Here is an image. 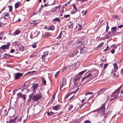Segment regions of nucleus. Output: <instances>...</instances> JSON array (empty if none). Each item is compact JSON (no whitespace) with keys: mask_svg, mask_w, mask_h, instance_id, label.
Returning <instances> with one entry per match:
<instances>
[{"mask_svg":"<svg viewBox=\"0 0 123 123\" xmlns=\"http://www.w3.org/2000/svg\"><path fill=\"white\" fill-rule=\"evenodd\" d=\"M96 75V72L94 70L89 71V73L86 76L83 77L82 80V81H84L86 82H88L94 77Z\"/></svg>","mask_w":123,"mask_h":123,"instance_id":"f257e3e1","label":"nucleus"},{"mask_svg":"<svg viewBox=\"0 0 123 123\" xmlns=\"http://www.w3.org/2000/svg\"><path fill=\"white\" fill-rule=\"evenodd\" d=\"M105 104H103L100 107V108L99 109L94 110L93 111L97 112L98 113V114L100 113H101L102 115L104 116V117L105 119L106 117L108 114V113H107L106 114L105 112Z\"/></svg>","mask_w":123,"mask_h":123,"instance_id":"f03ea898","label":"nucleus"},{"mask_svg":"<svg viewBox=\"0 0 123 123\" xmlns=\"http://www.w3.org/2000/svg\"><path fill=\"white\" fill-rule=\"evenodd\" d=\"M122 86H121L113 93L112 95L111 96L112 99H113L117 98V97H119L120 96V94H119L120 93L119 91L120 90L121 88H122V89L121 91V94H123V88H122Z\"/></svg>","mask_w":123,"mask_h":123,"instance_id":"7ed1b4c3","label":"nucleus"},{"mask_svg":"<svg viewBox=\"0 0 123 123\" xmlns=\"http://www.w3.org/2000/svg\"><path fill=\"white\" fill-rule=\"evenodd\" d=\"M39 53L40 55L42 56V58H44L48 55L49 52L46 49L44 48L41 49Z\"/></svg>","mask_w":123,"mask_h":123,"instance_id":"20e7f679","label":"nucleus"},{"mask_svg":"<svg viewBox=\"0 0 123 123\" xmlns=\"http://www.w3.org/2000/svg\"><path fill=\"white\" fill-rule=\"evenodd\" d=\"M42 98V95L41 93H39L34 95L32 97V99L33 100L36 101Z\"/></svg>","mask_w":123,"mask_h":123,"instance_id":"39448f33","label":"nucleus"},{"mask_svg":"<svg viewBox=\"0 0 123 123\" xmlns=\"http://www.w3.org/2000/svg\"><path fill=\"white\" fill-rule=\"evenodd\" d=\"M66 84V78L63 77L62 79V84L61 85L60 87V90H61L62 88V87L65 86Z\"/></svg>","mask_w":123,"mask_h":123,"instance_id":"423d86ee","label":"nucleus"},{"mask_svg":"<svg viewBox=\"0 0 123 123\" xmlns=\"http://www.w3.org/2000/svg\"><path fill=\"white\" fill-rule=\"evenodd\" d=\"M87 38L86 37H83L80 39L81 41H80L79 40V41L80 43H83L84 44H86L87 42Z\"/></svg>","mask_w":123,"mask_h":123,"instance_id":"0eeeda50","label":"nucleus"},{"mask_svg":"<svg viewBox=\"0 0 123 123\" xmlns=\"http://www.w3.org/2000/svg\"><path fill=\"white\" fill-rule=\"evenodd\" d=\"M17 120H16V123H24L25 120L23 118V117H20L19 118H18Z\"/></svg>","mask_w":123,"mask_h":123,"instance_id":"6e6552de","label":"nucleus"},{"mask_svg":"<svg viewBox=\"0 0 123 123\" xmlns=\"http://www.w3.org/2000/svg\"><path fill=\"white\" fill-rule=\"evenodd\" d=\"M23 74V73H17L15 74L14 75L15 79H18Z\"/></svg>","mask_w":123,"mask_h":123,"instance_id":"1a4fd4ad","label":"nucleus"},{"mask_svg":"<svg viewBox=\"0 0 123 123\" xmlns=\"http://www.w3.org/2000/svg\"><path fill=\"white\" fill-rule=\"evenodd\" d=\"M17 119V117H16L13 119H10L8 123H16V120Z\"/></svg>","mask_w":123,"mask_h":123,"instance_id":"9d476101","label":"nucleus"},{"mask_svg":"<svg viewBox=\"0 0 123 123\" xmlns=\"http://www.w3.org/2000/svg\"><path fill=\"white\" fill-rule=\"evenodd\" d=\"M106 90V88H104L101 89V90L98 91L97 92V95L98 96L103 93V94H104V92H105Z\"/></svg>","mask_w":123,"mask_h":123,"instance_id":"9b49d317","label":"nucleus"},{"mask_svg":"<svg viewBox=\"0 0 123 123\" xmlns=\"http://www.w3.org/2000/svg\"><path fill=\"white\" fill-rule=\"evenodd\" d=\"M6 111V110L4 109H2L1 110L0 114L1 117H4L5 116Z\"/></svg>","mask_w":123,"mask_h":123,"instance_id":"f8f14e48","label":"nucleus"},{"mask_svg":"<svg viewBox=\"0 0 123 123\" xmlns=\"http://www.w3.org/2000/svg\"><path fill=\"white\" fill-rule=\"evenodd\" d=\"M81 77L80 76H79L77 75L74 77L73 78V82L74 84L76 83V81L79 80Z\"/></svg>","mask_w":123,"mask_h":123,"instance_id":"ddd939ff","label":"nucleus"},{"mask_svg":"<svg viewBox=\"0 0 123 123\" xmlns=\"http://www.w3.org/2000/svg\"><path fill=\"white\" fill-rule=\"evenodd\" d=\"M117 27L116 26H115L114 27H113L111 28V31L112 33L114 34H115L118 32L116 31L117 30H118V29H117Z\"/></svg>","mask_w":123,"mask_h":123,"instance_id":"4468645a","label":"nucleus"},{"mask_svg":"<svg viewBox=\"0 0 123 123\" xmlns=\"http://www.w3.org/2000/svg\"><path fill=\"white\" fill-rule=\"evenodd\" d=\"M39 85L37 84H34L32 85L31 88L33 91L37 89L38 88V87Z\"/></svg>","mask_w":123,"mask_h":123,"instance_id":"2eb2a0df","label":"nucleus"},{"mask_svg":"<svg viewBox=\"0 0 123 123\" xmlns=\"http://www.w3.org/2000/svg\"><path fill=\"white\" fill-rule=\"evenodd\" d=\"M86 47H85V46H83L80 49V54L84 53L86 51Z\"/></svg>","mask_w":123,"mask_h":123,"instance_id":"dca6fc26","label":"nucleus"},{"mask_svg":"<svg viewBox=\"0 0 123 123\" xmlns=\"http://www.w3.org/2000/svg\"><path fill=\"white\" fill-rule=\"evenodd\" d=\"M113 66L114 67V70L113 71L116 72L118 68L117 65V63H115L113 64Z\"/></svg>","mask_w":123,"mask_h":123,"instance_id":"f3484780","label":"nucleus"},{"mask_svg":"<svg viewBox=\"0 0 123 123\" xmlns=\"http://www.w3.org/2000/svg\"><path fill=\"white\" fill-rule=\"evenodd\" d=\"M3 18L4 19H7L10 18L9 15L7 13L5 14L4 15Z\"/></svg>","mask_w":123,"mask_h":123,"instance_id":"a211bd4d","label":"nucleus"},{"mask_svg":"<svg viewBox=\"0 0 123 123\" xmlns=\"http://www.w3.org/2000/svg\"><path fill=\"white\" fill-rule=\"evenodd\" d=\"M53 110H57L60 109V106L59 105H57L53 107Z\"/></svg>","mask_w":123,"mask_h":123,"instance_id":"6ab92c4d","label":"nucleus"},{"mask_svg":"<svg viewBox=\"0 0 123 123\" xmlns=\"http://www.w3.org/2000/svg\"><path fill=\"white\" fill-rule=\"evenodd\" d=\"M78 52V51L77 50L76 51H75L74 54H71L69 55V56L71 57H74L76 54H77Z\"/></svg>","mask_w":123,"mask_h":123,"instance_id":"aec40b11","label":"nucleus"},{"mask_svg":"<svg viewBox=\"0 0 123 123\" xmlns=\"http://www.w3.org/2000/svg\"><path fill=\"white\" fill-rule=\"evenodd\" d=\"M73 94L72 92H71L70 93H68V94H67L65 96V97H64V99H66L67 100L68 97L70 96L71 94Z\"/></svg>","mask_w":123,"mask_h":123,"instance_id":"412c9836","label":"nucleus"},{"mask_svg":"<svg viewBox=\"0 0 123 123\" xmlns=\"http://www.w3.org/2000/svg\"><path fill=\"white\" fill-rule=\"evenodd\" d=\"M35 71H31V72H29L25 74V76H26L27 75L29 74H31L33 73H35Z\"/></svg>","mask_w":123,"mask_h":123,"instance_id":"4be33fe9","label":"nucleus"},{"mask_svg":"<svg viewBox=\"0 0 123 123\" xmlns=\"http://www.w3.org/2000/svg\"><path fill=\"white\" fill-rule=\"evenodd\" d=\"M42 81L43 83L44 84V85H46V81L45 79L44 78H43L42 79Z\"/></svg>","mask_w":123,"mask_h":123,"instance_id":"5701e85b","label":"nucleus"},{"mask_svg":"<svg viewBox=\"0 0 123 123\" xmlns=\"http://www.w3.org/2000/svg\"><path fill=\"white\" fill-rule=\"evenodd\" d=\"M7 49V48L6 47V45H4L2 46L0 48V49L2 50H5Z\"/></svg>","mask_w":123,"mask_h":123,"instance_id":"b1692460","label":"nucleus"},{"mask_svg":"<svg viewBox=\"0 0 123 123\" xmlns=\"http://www.w3.org/2000/svg\"><path fill=\"white\" fill-rule=\"evenodd\" d=\"M26 95H25V94H23L22 93L20 97L21 98H23L24 100H25L26 99Z\"/></svg>","mask_w":123,"mask_h":123,"instance_id":"393cba45","label":"nucleus"},{"mask_svg":"<svg viewBox=\"0 0 123 123\" xmlns=\"http://www.w3.org/2000/svg\"><path fill=\"white\" fill-rule=\"evenodd\" d=\"M73 105H68V110L69 111H70L71 109L73 108Z\"/></svg>","mask_w":123,"mask_h":123,"instance_id":"a878e982","label":"nucleus"},{"mask_svg":"<svg viewBox=\"0 0 123 123\" xmlns=\"http://www.w3.org/2000/svg\"><path fill=\"white\" fill-rule=\"evenodd\" d=\"M104 44V43L103 42L101 43L97 47V48H98V49L99 48H101L102 46Z\"/></svg>","mask_w":123,"mask_h":123,"instance_id":"bb28decb","label":"nucleus"},{"mask_svg":"<svg viewBox=\"0 0 123 123\" xmlns=\"http://www.w3.org/2000/svg\"><path fill=\"white\" fill-rule=\"evenodd\" d=\"M20 3L19 2H18L16 3L15 5V8H17L19 6Z\"/></svg>","mask_w":123,"mask_h":123,"instance_id":"cd10ccee","label":"nucleus"},{"mask_svg":"<svg viewBox=\"0 0 123 123\" xmlns=\"http://www.w3.org/2000/svg\"><path fill=\"white\" fill-rule=\"evenodd\" d=\"M53 21H58V22H59L60 21V20L59 18H55V19H53Z\"/></svg>","mask_w":123,"mask_h":123,"instance_id":"c85d7f7f","label":"nucleus"},{"mask_svg":"<svg viewBox=\"0 0 123 123\" xmlns=\"http://www.w3.org/2000/svg\"><path fill=\"white\" fill-rule=\"evenodd\" d=\"M20 32L19 30H17L14 32V35H18Z\"/></svg>","mask_w":123,"mask_h":123,"instance_id":"c756f323","label":"nucleus"},{"mask_svg":"<svg viewBox=\"0 0 123 123\" xmlns=\"http://www.w3.org/2000/svg\"><path fill=\"white\" fill-rule=\"evenodd\" d=\"M62 34V31H61V32L60 33L59 35L58 36V37H57L56 38L57 39H61V35Z\"/></svg>","mask_w":123,"mask_h":123,"instance_id":"7c9ffc66","label":"nucleus"},{"mask_svg":"<svg viewBox=\"0 0 123 123\" xmlns=\"http://www.w3.org/2000/svg\"><path fill=\"white\" fill-rule=\"evenodd\" d=\"M25 49V47L23 46H21L19 48V49L21 51H22Z\"/></svg>","mask_w":123,"mask_h":123,"instance_id":"2f4dec72","label":"nucleus"},{"mask_svg":"<svg viewBox=\"0 0 123 123\" xmlns=\"http://www.w3.org/2000/svg\"><path fill=\"white\" fill-rule=\"evenodd\" d=\"M78 26L79 27L78 29V31H80L81 30L82 28L81 25L80 24H79L78 25Z\"/></svg>","mask_w":123,"mask_h":123,"instance_id":"473e14b6","label":"nucleus"},{"mask_svg":"<svg viewBox=\"0 0 123 123\" xmlns=\"http://www.w3.org/2000/svg\"><path fill=\"white\" fill-rule=\"evenodd\" d=\"M110 49L108 47V45H107L106 49L104 50H103V51L106 52V51L108 50H110Z\"/></svg>","mask_w":123,"mask_h":123,"instance_id":"72a5a7b5","label":"nucleus"},{"mask_svg":"<svg viewBox=\"0 0 123 123\" xmlns=\"http://www.w3.org/2000/svg\"><path fill=\"white\" fill-rule=\"evenodd\" d=\"M9 11L11 12L12 11V6L10 5L8 6Z\"/></svg>","mask_w":123,"mask_h":123,"instance_id":"f704fd0d","label":"nucleus"},{"mask_svg":"<svg viewBox=\"0 0 123 123\" xmlns=\"http://www.w3.org/2000/svg\"><path fill=\"white\" fill-rule=\"evenodd\" d=\"M55 27L53 26H50L49 27V29L52 30H53L55 29Z\"/></svg>","mask_w":123,"mask_h":123,"instance_id":"c9c22d12","label":"nucleus"},{"mask_svg":"<svg viewBox=\"0 0 123 123\" xmlns=\"http://www.w3.org/2000/svg\"><path fill=\"white\" fill-rule=\"evenodd\" d=\"M92 94H93V93L92 92H87L85 93V95H88Z\"/></svg>","mask_w":123,"mask_h":123,"instance_id":"e433bc0d","label":"nucleus"},{"mask_svg":"<svg viewBox=\"0 0 123 123\" xmlns=\"http://www.w3.org/2000/svg\"><path fill=\"white\" fill-rule=\"evenodd\" d=\"M32 47L33 48H35L36 47L37 45L36 44V43H34L32 44Z\"/></svg>","mask_w":123,"mask_h":123,"instance_id":"4c0bfd02","label":"nucleus"},{"mask_svg":"<svg viewBox=\"0 0 123 123\" xmlns=\"http://www.w3.org/2000/svg\"><path fill=\"white\" fill-rule=\"evenodd\" d=\"M74 8V9L75 10L76 12H77V9L76 8V6L74 4H72Z\"/></svg>","mask_w":123,"mask_h":123,"instance_id":"58836bf2","label":"nucleus"},{"mask_svg":"<svg viewBox=\"0 0 123 123\" xmlns=\"http://www.w3.org/2000/svg\"><path fill=\"white\" fill-rule=\"evenodd\" d=\"M22 94V93L21 92H20V93L17 94V97L19 98V97H20L21 95Z\"/></svg>","mask_w":123,"mask_h":123,"instance_id":"ea45409f","label":"nucleus"},{"mask_svg":"<svg viewBox=\"0 0 123 123\" xmlns=\"http://www.w3.org/2000/svg\"><path fill=\"white\" fill-rule=\"evenodd\" d=\"M10 45V44L9 43H8L6 45V47L7 48V49H9V47Z\"/></svg>","mask_w":123,"mask_h":123,"instance_id":"a19ab883","label":"nucleus"},{"mask_svg":"<svg viewBox=\"0 0 123 123\" xmlns=\"http://www.w3.org/2000/svg\"><path fill=\"white\" fill-rule=\"evenodd\" d=\"M32 24H33L36 25L37 23V22L35 20L33 21L31 23Z\"/></svg>","mask_w":123,"mask_h":123,"instance_id":"79ce46f5","label":"nucleus"},{"mask_svg":"<svg viewBox=\"0 0 123 123\" xmlns=\"http://www.w3.org/2000/svg\"><path fill=\"white\" fill-rule=\"evenodd\" d=\"M60 72V71H58L55 74V77H56L57 76L58 74Z\"/></svg>","mask_w":123,"mask_h":123,"instance_id":"37998d69","label":"nucleus"},{"mask_svg":"<svg viewBox=\"0 0 123 123\" xmlns=\"http://www.w3.org/2000/svg\"><path fill=\"white\" fill-rule=\"evenodd\" d=\"M70 16L69 14H68L67 15H64V17L65 18H67L69 17Z\"/></svg>","mask_w":123,"mask_h":123,"instance_id":"c03bdc74","label":"nucleus"},{"mask_svg":"<svg viewBox=\"0 0 123 123\" xmlns=\"http://www.w3.org/2000/svg\"><path fill=\"white\" fill-rule=\"evenodd\" d=\"M86 70H85L83 71H82L80 73H79V74H82L86 72Z\"/></svg>","mask_w":123,"mask_h":123,"instance_id":"a18cd8bd","label":"nucleus"},{"mask_svg":"<svg viewBox=\"0 0 123 123\" xmlns=\"http://www.w3.org/2000/svg\"><path fill=\"white\" fill-rule=\"evenodd\" d=\"M108 64V63L104 64V70H105Z\"/></svg>","mask_w":123,"mask_h":123,"instance_id":"49530a36","label":"nucleus"},{"mask_svg":"<svg viewBox=\"0 0 123 123\" xmlns=\"http://www.w3.org/2000/svg\"><path fill=\"white\" fill-rule=\"evenodd\" d=\"M84 123H91V121L88 120H87L85 121Z\"/></svg>","mask_w":123,"mask_h":123,"instance_id":"de8ad7c7","label":"nucleus"},{"mask_svg":"<svg viewBox=\"0 0 123 123\" xmlns=\"http://www.w3.org/2000/svg\"><path fill=\"white\" fill-rule=\"evenodd\" d=\"M87 12V11L86 10L84 11V10L82 11V13L84 14V15H85Z\"/></svg>","mask_w":123,"mask_h":123,"instance_id":"09e8293b","label":"nucleus"},{"mask_svg":"<svg viewBox=\"0 0 123 123\" xmlns=\"http://www.w3.org/2000/svg\"><path fill=\"white\" fill-rule=\"evenodd\" d=\"M123 27V25H121L117 26L118 28H121Z\"/></svg>","mask_w":123,"mask_h":123,"instance_id":"8fccbe9b","label":"nucleus"},{"mask_svg":"<svg viewBox=\"0 0 123 123\" xmlns=\"http://www.w3.org/2000/svg\"><path fill=\"white\" fill-rule=\"evenodd\" d=\"M109 26L108 25H107L106 26V32H107L108 31L109 29Z\"/></svg>","mask_w":123,"mask_h":123,"instance_id":"3c124183","label":"nucleus"},{"mask_svg":"<svg viewBox=\"0 0 123 123\" xmlns=\"http://www.w3.org/2000/svg\"><path fill=\"white\" fill-rule=\"evenodd\" d=\"M24 86L22 87V88L23 89L21 91L22 92H23L24 91L26 90V89L24 88Z\"/></svg>","mask_w":123,"mask_h":123,"instance_id":"603ef678","label":"nucleus"},{"mask_svg":"<svg viewBox=\"0 0 123 123\" xmlns=\"http://www.w3.org/2000/svg\"><path fill=\"white\" fill-rule=\"evenodd\" d=\"M15 51V50L13 49H12L10 51V52L11 53H13Z\"/></svg>","mask_w":123,"mask_h":123,"instance_id":"864d4df0","label":"nucleus"},{"mask_svg":"<svg viewBox=\"0 0 123 123\" xmlns=\"http://www.w3.org/2000/svg\"><path fill=\"white\" fill-rule=\"evenodd\" d=\"M111 51V53L112 54L114 53L115 52V50L114 49H112Z\"/></svg>","mask_w":123,"mask_h":123,"instance_id":"5fc2aeb1","label":"nucleus"},{"mask_svg":"<svg viewBox=\"0 0 123 123\" xmlns=\"http://www.w3.org/2000/svg\"><path fill=\"white\" fill-rule=\"evenodd\" d=\"M45 34L48 36H49L51 35V34L50 33H49L48 32H46L45 33Z\"/></svg>","mask_w":123,"mask_h":123,"instance_id":"6e6d98bb","label":"nucleus"},{"mask_svg":"<svg viewBox=\"0 0 123 123\" xmlns=\"http://www.w3.org/2000/svg\"><path fill=\"white\" fill-rule=\"evenodd\" d=\"M76 13V12L74 11H73L71 12V13L72 14H75Z\"/></svg>","mask_w":123,"mask_h":123,"instance_id":"4d7b16f0","label":"nucleus"},{"mask_svg":"<svg viewBox=\"0 0 123 123\" xmlns=\"http://www.w3.org/2000/svg\"><path fill=\"white\" fill-rule=\"evenodd\" d=\"M7 56V54H4V55H3V57L4 58H6V56Z\"/></svg>","mask_w":123,"mask_h":123,"instance_id":"13d9d810","label":"nucleus"},{"mask_svg":"<svg viewBox=\"0 0 123 123\" xmlns=\"http://www.w3.org/2000/svg\"><path fill=\"white\" fill-rule=\"evenodd\" d=\"M117 74H116L114 73L113 74V75L114 76V77L116 76V77H118V76L117 75Z\"/></svg>","mask_w":123,"mask_h":123,"instance_id":"bf43d9fd","label":"nucleus"},{"mask_svg":"<svg viewBox=\"0 0 123 123\" xmlns=\"http://www.w3.org/2000/svg\"><path fill=\"white\" fill-rule=\"evenodd\" d=\"M74 96V95H73L72 97H71L70 98L68 99V100H69L72 99L73 98Z\"/></svg>","mask_w":123,"mask_h":123,"instance_id":"052dcab7","label":"nucleus"},{"mask_svg":"<svg viewBox=\"0 0 123 123\" xmlns=\"http://www.w3.org/2000/svg\"><path fill=\"white\" fill-rule=\"evenodd\" d=\"M103 64L102 63H101V64H100V65L99 67H100L101 68L102 67H103Z\"/></svg>","mask_w":123,"mask_h":123,"instance_id":"680f3d73","label":"nucleus"},{"mask_svg":"<svg viewBox=\"0 0 123 123\" xmlns=\"http://www.w3.org/2000/svg\"><path fill=\"white\" fill-rule=\"evenodd\" d=\"M60 5H59L58 6H57L56 7H55V8H60Z\"/></svg>","mask_w":123,"mask_h":123,"instance_id":"e2e57ef3","label":"nucleus"},{"mask_svg":"<svg viewBox=\"0 0 123 123\" xmlns=\"http://www.w3.org/2000/svg\"><path fill=\"white\" fill-rule=\"evenodd\" d=\"M78 64V63H75V64L73 65V66H74V67L75 66H76V64Z\"/></svg>","mask_w":123,"mask_h":123,"instance_id":"0e129e2a","label":"nucleus"},{"mask_svg":"<svg viewBox=\"0 0 123 123\" xmlns=\"http://www.w3.org/2000/svg\"><path fill=\"white\" fill-rule=\"evenodd\" d=\"M69 4V3L68 2L67 3H66V4H65V6H67Z\"/></svg>","mask_w":123,"mask_h":123,"instance_id":"69168bd1","label":"nucleus"},{"mask_svg":"<svg viewBox=\"0 0 123 123\" xmlns=\"http://www.w3.org/2000/svg\"><path fill=\"white\" fill-rule=\"evenodd\" d=\"M44 5V7L47 6V4L46 3Z\"/></svg>","mask_w":123,"mask_h":123,"instance_id":"338daca9","label":"nucleus"},{"mask_svg":"<svg viewBox=\"0 0 123 123\" xmlns=\"http://www.w3.org/2000/svg\"><path fill=\"white\" fill-rule=\"evenodd\" d=\"M79 89L78 88L76 90V91H75V92H77L78 91V89Z\"/></svg>","mask_w":123,"mask_h":123,"instance_id":"774afa93","label":"nucleus"}]
</instances>
